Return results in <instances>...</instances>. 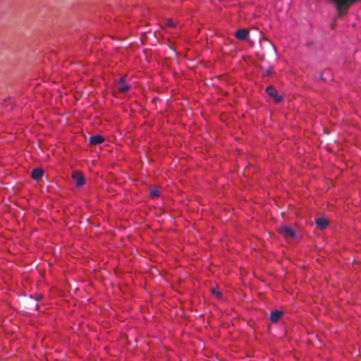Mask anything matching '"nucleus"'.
Returning a JSON list of instances; mask_svg holds the SVG:
<instances>
[{
  "instance_id": "1",
  "label": "nucleus",
  "mask_w": 361,
  "mask_h": 361,
  "mask_svg": "<svg viewBox=\"0 0 361 361\" xmlns=\"http://www.w3.org/2000/svg\"><path fill=\"white\" fill-rule=\"evenodd\" d=\"M279 233L286 238H294L295 232L288 226H281L278 228Z\"/></svg>"
},
{
  "instance_id": "2",
  "label": "nucleus",
  "mask_w": 361,
  "mask_h": 361,
  "mask_svg": "<svg viewBox=\"0 0 361 361\" xmlns=\"http://www.w3.org/2000/svg\"><path fill=\"white\" fill-rule=\"evenodd\" d=\"M72 178L75 181V186H77V187H81L85 184V176L79 171L73 172Z\"/></svg>"
},
{
  "instance_id": "3",
  "label": "nucleus",
  "mask_w": 361,
  "mask_h": 361,
  "mask_svg": "<svg viewBox=\"0 0 361 361\" xmlns=\"http://www.w3.org/2000/svg\"><path fill=\"white\" fill-rule=\"evenodd\" d=\"M266 92L276 102H279L283 99V96L281 94H279L277 90L274 86L267 87L266 88Z\"/></svg>"
},
{
  "instance_id": "4",
  "label": "nucleus",
  "mask_w": 361,
  "mask_h": 361,
  "mask_svg": "<svg viewBox=\"0 0 361 361\" xmlns=\"http://www.w3.org/2000/svg\"><path fill=\"white\" fill-rule=\"evenodd\" d=\"M44 170L40 168H35L31 172L32 178L36 181H39L42 178Z\"/></svg>"
},
{
  "instance_id": "5",
  "label": "nucleus",
  "mask_w": 361,
  "mask_h": 361,
  "mask_svg": "<svg viewBox=\"0 0 361 361\" xmlns=\"http://www.w3.org/2000/svg\"><path fill=\"white\" fill-rule=\"evenodd\" d=\"M249 35V30L247 29H240L235 32V36L240 40H245Z\"/></svg>"
},
{
  "instance_id": "6",
  "label": "nucleus",
  "mask_w": 361,
  "mask_h": 361,
  "mask_svg": "<svg viewBox=\"0 0 361 361\" xmlns=\"http://www.w3.org/2000/svg\"><path fill=\"white\" fill-rule=\"evenodd\" d=\"M316 224L318 228L323 230L329 225V221L324 217H319L316 219Z\"/></svg>"
},
{
  "instance_id": "7",
  "label": "nucleus",
  "mask_w": 361,
  "mask_h": 361,
  "mask_svg": "<svg viewBox=\"0 0 361 361\" xmlns=\"http://www.w3.org/2000/svg\"><path fill=\"white\" fill-rule=\"evenodd\" d=\"M104 141V138L99 135L91 136L89 139V142L91 145H99Z\"/></svg>"
},
{
  "instance_id": "8",
  "label": "nucleus",
  "mask_w": 361,
  "mask_h": 361,
  "mask_svg": "<svg viewBox=\"0 0 361 361\" xmlns=\"http://www.w3.org/2000/svg\"><path fill=\"white\" fill-rule=\"evenodd\" d=\"M283 314V312L280 310H275L271 312L270 319L272 322H277Z\"/></svg>"
},
{
  "instance_id": "9",
  "label": "nucleus",
  "mask_w": 361,
  "mask_h": 361,
  "mask_svg": "<svg viewBox=\"0 0 361 361\" xmlns=\"http://www.w3.org/2000/svg\"><path fill=\"white\" fill-rule=\"evenodd\" d=\"M116 88L120 92L125 93L130 90V86L124 83L119 85H116Z\"/></svg>"
},
{
  "instance_id": "10",
  "label": "nucleus",
  "mask_w": 361,
  "mask_h": 361,
  "mask_svg": "<svg viewBox=\"0 0 361 361\" xmlns=\"http://www.w3.org/2000/svg\"><path fill=\"white\" fill-rule=\"evenodd\" d=\"M166 25L169 27H171V28H174L176 27V23L173 22V20L172 19H170V18H167L166 19Z\"/></svg>"
},
{
  "instance_id": "11",
  "label": "nucleus",
  "mask_w": 361,
  "mask_h": 361,
  "mask_svg": "<svg viewBox=\"0 0 361 361\" xmlns=\"http://www.w3.org/2000/svg\"><path fill=\"white\" fill-rule=\"evenodd\" d=\"M150 195L152 197H157L159 196L160 192L159 190L157 188H154L151 190Z\"/></svg>"
},
{
  "instance_id": "12",
  "label": "nucleus",
  "mask_w": 361,
  "mask_h": 361,
  "mask_svg": "<svg viewBox=\"0 0 361 361\" xmlns=\"http://www.w3.org/2000/svg\"><path fill=\"white\" fill-rule=\"evenodd\" d=\"M212 293H213L214 295H216L217 298H221V296H222L221 293L219 291V290H218V289L213 288V289L212 290Z\"/></svg>"
},
{
  "instance_id": "13",
  "label": "nucleus",
  "mask_w": 361,
  "mask_h": 361,
  "mask_svg": "<svg viewBox=\"0 0 361 361\" xmlns=\"http://www.w3.org/2000/svg\"><path fill=\"white\" fill-rule=\"evenodd\" d=\"M273 73H274V67L273 66H269L266 70V75H271Z\"/></svg>"
},
{
  "instance_id": "14",
  "label": "nucleus",
  "mask_w": 361,
  "mask_h": 361,
  "mask_svg": "<svg viewBox=\"0 0 361 361\" xmlns=\"http://www.w3.org/2000/svg\"><path fill=\"white\" fill-rule=\"evenodd\" d=\"M126 82V77L123 76V77H121V78H119L118 81V83L116 85H121V84H124Z\"/></svg>"
},
{
  "instance_id": "15",
  "label": "nucleus",
  "mask_w": 361,
  "mask_h": 361,
  "mask_svg": "<svg viewBox=\"0 0 361 361\" xmlns=\"http://www.w3.org/2000/svg\"><path fill=\"white\" fill-rule=\"evenodd\" d=\"M40 297H41V295H37L36 298L35 299V301L37 302L39 299Z\"/></svg>"
},
{
  "instance_id": "16",
  "label": "nucleus",
  "mask_w": 361,
  "mask_h": 361,
  "mask_svg": "<svg viewBox=\"0 0 361 361\" xmlns=\"http://www.w3.org/2000/svg\"><path fill=\"white\" fill-rule=\"evenodd\" d=\"M29 299H30V300H31L32 299V295H29Z\"/></svg>"
}]
</instances>
